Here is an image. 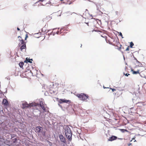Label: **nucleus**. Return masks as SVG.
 I'll list each match as a JSON object with an SVG mask.
<instances>
[{
	"label": "nucleus",
	"instance_id": "nucleus-1",
	"mask_svg": "<svg viewBox=\"0 0 146 146\" xmlns=\"http://www.w3.org/2000/svg\"><path fill=\"white\" fill-rule=\"evenodd\" d=\"M64 129L65 133L66 138L69 141H71L72 139V133L70 128L67 126L65 127Z\"/></svg>",
	"mask_w": 146,
	"mask_h": 146
},
{
	"label": "nucleus",
	"instance_id": "nucleus-2",
	"mask_svg": "<svg viewBox=\"0 0 146 146\" xmlns=\"http://www.w3.org/2000/svg\"><path fill=\"white\" fill-rule=\"evenodd\" d=\"M76 96L79 98L80 100L83 101L85 100L89 97L88 95L84 93L78 94H77Z\"/></svg>",
	"mask_w": 146,
	"mask_h": 146
},
{
	"label": "nucleus",
	"instance_id": "nucleus-3",
	"mask_svg": "<svg viewBox=\"0 0 146 146\" xmlns=\"http://www.w3.org/2000/svg\"><path fill=\"white\" fill-rule=\"evenodd\" d=\"M42 5L44 6H49L51 5L50 0H40L38 1Z\"/></svg>",
	"mask_w": 146,
	"mask_h": 146
},
{
	"label": "nucleus",
	"instance_id": "nucleus-4",
	"mask_svg": "<svg viewBox=\"0 0 146 146\" xmlns=\"http://www.w3.org/2000/svg\"><path fill=\"white\" fill-rule=\"evenodd\" d=\"M18 38H19V46H26V42H25L23 40L21 37L19 36L18 37Z\"/></svg>",
	"mask_w": 146,
	"mask_h": 146
},
{
	"label": "nucleus",
	"instance_id": "nucleus-5",
	"mask_svg": "<svg viewBox=\"0 0 146 146\" xmlns=\"http://www.w3.org/2000/svg\"><path fill=\"white\" fill-rule=\"evenodd\" d=\"M59 102L60 104H62L63 103L69 104L71 102V101L70 100H67L65 99H60L59 100Z\"/></svg>",
	"mask_w": 146,
	"mask_h": 146
},
{
	"label": "nucleus",
	"instance_id": "nucleus-6",
	"mask_svg": "<svg viewBox=\"0 0 146 146\" xmlns=\"http://www.w3.org/2000/svg\"><path fill=\"white\" fill-rule=\"evenodd\" d=\"M59 137L60 138V141L62 142H63L65 144H66V143L65 138L62 135H59Z\"/></svg>",
	"mask_w": 146,
	"mask_h": 146
},
{
	"label": "nucleus",
	"instance_id": "nucleus-7",
	"mask_svg": "<svg viewBox=\"0 0 146 146\" xmlns=\"http://www.w3.org/2000/svg\"><path fill=\"white\" fill-rule=\"evenodd\" d=\"M40 106L41 107V108L44 111V112H45L46 111V107L44 106V105L43 102H40Z\"/></svg>",
	"mask_w": 146,
	"mask_h": 146
},
{
	"label": "nucleus",
	"instance_id": "nucleus-8",
	"mask_svg": "<svg viewBox=\"0 0 146 146\" xmlns=\"http://www.w3.org/2000/svg\"><path fill=\"white\" fill-rule=\"evenodd\" d=\"M32 104H31L30 105L28 104L26 102L23 104V108H29V107H31L32 106L31 105Z\"/></svg>",
	"mask_w": 146,
	"mask_h": 146
},
{
	"label": "nucleus",
	"instance_id": "nucleus-9",
	"mask_svg": "<svg viewBox=\"0 0 146 146\" xmlns=\"http://www.w3.org/2000/svg\"><path fill=\"white\" fill-rule=\"evenodd\" d=\"M132 48L133 46H128V47H127L125 50H122V49L123 48V46H120V51L122 52H123V51H127L129 50V48Z\"/></svg>",
	"mask_w": 146,
	"mask_h": 146
},
{
	"label": "nucleus",
	"instance_id": "nucleus-10",
	"mask_svg": "<svg viewBox=\"0 0 146 146\" xmlns=\"http://www.w3.org/2000/svg\"><path fill=\"white\" fill-rule=\"evenodd\" d=\"M117 139V137L115 136H112L110 137L108 139V140L110 141H113Z\"/></svg>",
	"mask_w": 146,
	"mask_h": 146
},
{
	"label": "nucleus",
	"instance_id": "nucleus-11",
	"mask_svg": "<svg viewBox=\"0 0 146 146\" xmlns=\"http://www.w3.org/2000/svg\"><path fill=\"white\" fill-rule=\"evenodd\" d=\"M2 103L5 106H7L9 104V103L7 100L5 98L3 99Z\"/></svg>",
	"mask_w": 146,
	"mask_h": 146
},
{
	"label": "nucleus",
	"instance_id": "nucleus-12",
	"mask_svg": "<svg viewBox=\"0 0 146 146\" xmlns=\"http://www.w3.org/2000/svg\"><path fill=\"white\" fill-rule=\"evenodd\" d=\"M42 129V127L39 126L36 127V130L37 132L38 133H40L41 132V130Z\"/></svg>",
	"mask_w": 146,
	"mask_h": 146
},
{
	"label": "nucleus",
	"instance_id": "nucleus-13",
	"mask_svg": "<svg viewBox=\"0 0 146 146\" xmlns=\"http://www.w3.org/2000/svg\"><path fill=\"white\" fill-rule=\"evenodd\" d=\"M32 61H33L32 59H28V58H26V60L24 62H26V63H27L28 62L32 63Z\"/></svg>",
	"mask_w": 146,
	"mask_h": 146
},
{
	"label": "nucleus",
	"instance_id": "nucleus-14",
	"mask_svg": "<svg viewBox=\"0 0 146 146\" xmlns=\"http://www.w3.org/2000/svg\"><path fill=\"white\" fill-rule=\"evenodd\" d=\"M132 72L133 74H139V72H140V70H138L137 71H135L133 70H132Z\"/></svg>",
	"mask_w": 146,
	"mask_h": 146
},
{
	"label": "nucleus",
	"instance_id": "nucleus-15",
	"mask_svg": "<svg viewBox=\"0 0 146 146\" xmlns=\"http://www.w3.org/2000/svg\"><path fill=\"white\" fill-rule=\"evenodd\" d=\"M64 31V30L63 29H60V30H59V29H58V31L57 32V33L58 34H59L62 33L63 31Z\"/></svg>",
	"mask_w": 146,
	"mask_h": 146
},
{
	"label": "nucleus",
	"instance_id": "nucleus-16",
	"mask_svg": "<svg viewBox=\"0 0 146 146\" xmlns=\"http://www.w3.org/2000/svg\"><path fill=\"white\" fill-rule=\"evenodd\" d=\"M24 64V62H21L19 64V65L20 67L21 68H22Z\"/></svg>",
	"mask_w": 146,
	"mask_h": 146
},
{
	"label": "nucleus",
	"instance_id": "nucleus-17",
	"mask_svg": "<svg viewBox=\"0 0 146 146\" xmlns=\"http://www.w3.org/2000/svg\"><path fill=\"white\" fill-rule=\"evenodd\" d=\"M28 6L27 4H25L24 6V10L26 11L27 10V9L28 8Z\"/></svg>",
	"mask_w": 146,
	"mask_h": 146
},
{
	"label": "nucleus",
	"instance_id": "nucleus-18",
	"mask_svg": "<svg viewBox=\"0 0 146 146\" xmlns=\"http://www.w3.org/2000/svg\"><path fill=\"white\" fill-rule=\"evenodd\" d=\"M26 48V46H21L20 48V49L21 51H22L23 49H25Z\"/></svg>",
	"mask_w": 146,
	"mask_h": 146
},
{
	"label": "nucleus",
	"instance_id": "nucleus-19",
	"mask_svg": "<svg viewBox=\"0 0 146 146\" xmlns=\"http://www.w3.org/2000/svg\"><path fill=\"white\" fill-rule=\"evenodd\" d=\"M130 46H133L134 44L132 42H131L130 43Z\"/></svg>",
	"mask_w": 146,
	"mask_h": 146
},
{
	"label": "nucleus",
	"instance_id": "nucleus-20",
	"mask_svg": "<svg viewBox=\"0 0 146 146\" xmlns=\"http://www.w3.org/2000/svg\"><path fill=\"white\" fill-rule=\"evenodd\" d=\"M119 35L121 36L122 37V38H123V37L122 36V35L121 32H120L119 33Z\"/></svg>",
	"mask_w": 146,
	"mask_h": 146
},
{
	"label": "nucleus",
	"instance_id": "nucleus-21",
	"mask_svg": "<svg viewBox=\"0 0 146 146\" xmlns=\"http://www.w3.org/2000/svg\"><path fill=\"white\" fill-rule=\"evenodd\" d=\"M28 36L27 34H26L25 35V40H26L27 39V38L28 37Z\"/></svg>",
	"mask_w": 146,
	"mask_h": 146
},
{
	"label": "nucleus",
	"instance_id": "nucleus-22",
	"mask_svg": "<svg viewBox=\"0 0 146 146\" xmlns=\"http://www.w3.org/2000/svg\"><path fill=\"white\" fill-rule=\"evenodd\" d=\"M110 89L112 90V92H114V91H115L116 90V89H112V88H110Z\"/></svg>",
	"mask_w": 146,
	"mask_h": 146
},
{
	"label": "nucleus",
	"instance_id": "nucleus-23",
	"mask_svg": "<svg viewBox=\"0 0 146 146\" xmlns=\"http://www.w3.org/2000/svg\"><path fill=\"white\" fill-rule=\"evenodd\" d=\"M137 113L138 114H139V115H140V114L139 113V111H138V109H137Z\"/></svg>",
	"mask_w": 146,
	"mask_h": 146
},
{
	"label": "nucleus",
	"instance_id": "nucleus-24",
	"mask_svg": "<svg viewBox=\"0 0 146 146\" xmlns=\"http://www.w3.org/2000/svg\"><path fill=\"white\" fill-rule=\"evenodd\" d=\"M129 75V74H125V76H128Z\"/></svg>",
	"mask_w": 146,
	"mask_h": 146
},
{
	"label": "nucleus",
	"instance_id": "nucleus-25",
	"mask_svg": "<svg viewBox=\"0 0 146 146\" xmlns=\"http://www.w3.org/2000/svg\"><path fill=\"white\" fill-rule=\"evenodd\" d=\"M132 144L131 143H129L128 144V146H130V145H131Z\"/></svg>",
	"mask_w": 146,
	"mask_h": 146
},
{
	"label": "nucleus",
	"instance_id": "nucleus-26",
	"mask_svg": "<svg viewBox=\"0 0 146 146\" xmlns=\"http://www.w3.org/2000/svg\"><path fill=\"white\" fill-rule=\"evenodd\" d=\"M15 139V141H14V143H15V141H17V139Z\"/></svg>",
	"mask_w": 146,
	"mask_h": 146
},
{
	"label": "nucleus",
	"instance_id": "nucleus-27",
	"mask_svg": "<svg viewBox=\"0 0 146 146\" xmlns=\"http://www.w3.org/2000/svg\"><path fill=\"white\" fill-rule=\"evenodd\" d=\"M17 30H18V31H19V30H20V29H19L18 27V28H17Z\"/></svg>",
	"mask_w": 146,
	"mask_h": 146
},
{
	"label": "nucleus",
	"instance_id": "nucleus-28",
	"mask_svg": "<svg viewBox=\"0 0 146 146\" xmlns=\"http://www.w3.org/2000/svg\"><path fill=\"white\" fill-rule=\"evenodd\" d=\"M104 88H106L104 86Z\"/></svg>",
	"mask_w": 146,
	"mask_h": 146
},
{
	"label": "nucleus",
	"instance_id": "nucleus-29",
	"mask_svg": "<svg viewBox=\"0 0 146 146\" xmlns=\"http://www.w3.org/2000/svg\"><path fill=\"white\" fill-rule=\"evenodd\" d=\"M60 0L62 1H63L64 0Z\"/></svg>",
	"mask_w": 146,
	"mask_h": 146
},
{
	"label": "nucleus",
	"instance_id": "nucleus-30",
	"mask_svg": "<svg viewBox=\"0 0 146 146\" xmlns=\"http://www.w3.org/2000/svg\"><path fill=\"white\" fill-rule=\"evenodd\" d=\"M138 111H139V109H138Z\"/></svg>",
	"mask_w": 146,
	"mask_h": 146
}]
</instances>
